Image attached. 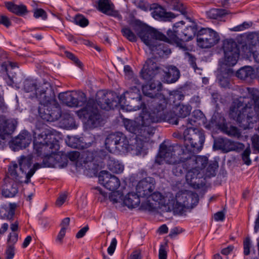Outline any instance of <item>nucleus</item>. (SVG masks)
<instances>
[{
    "instance_id": "nucleus-40",
    "label": "nucleus",
    "mask_w": 259,
    "mask_h": 259,
    "mask_svg": "<svg viewBox=\"0 0 259 259\" xmlns=\"http://www.w3.org/2000/svg\"><path fill=\"white\" fill-rule=\"evenodd\" d=\"M169 7L181 14L185 15L187 13L186 6L180 0H172L169 4Z\"/></svg>"
},
{
    "instance_id": "nucleus-48",
    "label": "nucleus",
    "mask_w": 259,
    "mask_h": 259,
    "mask_svg": "<svg viewBox=\"0 0 259 259\" xmlns=\"http://www.w3.org/2000/svg\"><path fill=\"white\" fill-rule=\"evenodd\" d=\"M218 167L217 163H211L208 165L204 177H211L215 175V171Z\"/></svg>"
},
{
    "instance_id": "nucleus-4",
    "label": "nucleus",
    "mask_w": 259,
    "mask_h": 259,
    "mask_svg": "<svg viewBox=\"0 0 259 259\" xmlns=\"http://www.w3.org/2000/svg\"><path fill=\"white\" fill-rule=\"evenodd\" d=\"M131 27L136 32L144 44L149 47L153 54L160 55L163 51L161 44L157 40H165L166 36L156 29L143 24L138 20H132Z\"/></svg>"
},
{
    "instance_id": "nucleus-30",
    "label": "nucleus",
    "mask_w": 259,
    "mask_h": 259,
    "mask_svg": "<svg viewBox=\"0 0 259 259\" xmlns=\"http://www.w3.org/2000/svg\"><path fill=\"white\" fill-rule=\"evenodd\" d=\"M17 204L15 203H9L8 205H3L0 207V217L2 219L11 220L15 214Z\"/></svg>"
},
{
    "instance_id": "nucleus-50",
    "label": "nucleus",
    "mask_w": 259,
    "mask_h": 259,
    "mask_svg": "<svg viewBox=\"0 0 259 259\" xmlns=\"http://www.w3.org/2000/svg\"><path fill=\"white\" fill-rule=\"evenodd\" d=\"M149 92H150H150L153 93L152 95H146V96L149 97L153 99V100L152 101V107H154V106H156L157 105V103H155V101L156 100V99H157L158 100L160 101L161 100L160 99L161 96H163V97H165L163 95H162V94H161L160 93H157L155 91H154V90H152L151 89H150V90H149ZM158 102H160V101H158ZM158 104V103H157V104Z\"/></svg>"
},
{
    "instance_id": "nucleus-49",
    "label": "nucleus",
    "mask_w": 259,
    "mask_h": 259,
    "mask_svg": "<svg viewBox=\"0 0 259 259\" xmlns=\"http://www.w3.org/2000/svg\"><path fill=\"white\" fill-rule=\"evenodd\" d=\"M95 194L98 196V199L101 201H104L107 199L108 196L106 192H105L102 188L97 187L94 188Z\"/></svg>"
},
{
    "instance_id": "nucleus-63",
    "label": "nucleus",
    "mask_w": 259,
    "mask_h": 259,
    "mask_svg": "<svg viewBox=\"0 0 259 259\" xmlns=\"http://www.w3.org/2000/svg\"><path fill=\"white\" fill-rule=\"evenodd\" d=\"M128 259H142L141 250L136 249L129 256Z\"/></svg>"
},
{
    "instance_id": "nucleus-60",
    "label": "nucleus",
    "mask_w": 259,
    "mask_h": 259,
    "mask_svg": "<svg viewBox=\"0 0 259 259\" xmlns=\"http://www.w3.org/2000/svg\"><path fill=\"white\" fill-rule=\"evenodd\" d=\"M117 245V240L116 238H113L112 240L111 244L108 248L107 251L110 255H112L115 250Z\"/></svg>"
},
{
    "instance_id": "nucleus-53",
    "label": "nucleus",
    "mask_w": 259,
    "mask_h": 259,
    "mask_svg": "<svg viewBox=\"0 0 259 259\" xmlns=\"http://www.w3.org/2000/svg\"><path fill=\"white\" fill-rule=\"evenodd\" d=\"M184 56L185 58L188 60L191 66L195 69L196 68V63L195 62L196 59L194 56L188 52H185Z\"/></svg>"
},
{
    "instance_id": "nucleus-33",
    "label": "nucleus",
    "mask_w": 259,
    "mask_h": 259,
    "mask_svg": "<svg viewBox=\"0 0 259 259\" xmlns=\"http://www.w3.org/2000/svg\"><path fill=\"white\" fill-rule=\"evenodd\" d=\"M183 156V154L182 156L181 155L179 158L177 159V161L173 164L174 166L172 167V172L176 176H181L190 168L188 167V164H187V160H182V157Z\"/></svg>"
},
{
    "instance_id": "nucleus-56",
    "label": "nucleus",
    "mask_w": 259,
    "mask_h": 259,
    "mask_svg": "<svg viewBox=\"0 0 259 259\" xmlns=\"http://www.w3.org/2000/svg\"><path fill=\"white\" fill-rule=\"evenodd\" d=\"M258 126L256 130L258 132ZM252 144L253 147L259 152V136L257 134L254 135L251 138Z\"/></svg>"
},
{
    "instance_id": "nucleus-35",
    "label": "nucleus",
    "mask_w": 259,
    "mask_h": 259,
    "mask_svg": "<svg viewBox=\"0 0 259 259\" xmlns=\"http://www.w3.org/2000/svg\"><path fill=\"white\" fill-rule=\"evenodd\" d=\"M162 83L159 80H153L149 84L143 86L142 91L145 95H152L153 93L149 92V90L151 89L157 93L161 90Z\"/></svg>"
},
{
    "instance_id": "nucleus-1",
    "label": "nucleus",
    "mask_w": 259,
    "mask_h": 259,
    "mask_svg": "<svg viewBox=\"0 0 259 259\" xmlns=\"http://www.w3.org/2000/svg\"><path fill=\"white\" fill-rule=\"evenodd\" d=\"M160 102L156 99V106L151 109V112L143 111L134 120L126 119L124 124L126 129L136 135L140 140L145 141L152 136L155 128L152 125L154 123L166 121L177 125L183 120L176 116L170 110L167 109V102L165 97L161 96Z\"/></svg>"
},
{
    "instance_id": "nucleus-8",
    "label": "nucleus",
    "mask_w": 259,
    "mask_h": 259,
    "mask_svg": "<svg viewBox=\"0 0 259 259\" xmlns=\"http://www.w3.org/2000/svg\"><path fill=\"white\" fill-rule=\"evenodd\" d=\"M68 159L67 155L57 153V151L48 155H46L43 159L42 163H36L33 165V168L28 174L27 178L29 179L35 173L36 170L41 167H59L62 168L67 164Z\"/></svg>"
},
{
    "instance_id": "nucleus-17",
    "label": "nucleus",
    "mask_w": 259,
    "mask_h": 259,
    "mask_svg": "<svg viewBox=\"0 0 259 259\" xmlns=\"http://www.w3.org/2000/svg\"><path fill=\"white\" fill-rule=\"evenodd\" d=\"M17 124L14 119L0 117V149L4 148L6 145L10 136L16 129Z\"/></svg>"
},
{
    "instance_id": "nucleus-39",
    "label": "nucleus",
    "mask_w": 259,
    "mask_h": 259,
    "mask_svg": "<svg viewBox=\"0 0 259 259\" xmlns=\"http://www.w3.org/2000/svg\"><path fill=\"white\" fill-rule=\"evenodd\" d=\"M192 110V107L189 105L179 104L176 107L177 115L178 118H184L190 115Z\"/></svg>"
},
{
    "instance_id": "nucleus-43",
    "label": "nucleus",
    "mask_w": 259,
    "mask_h": 259,
    "mask_svg": "<svg viewBox=\"0 0 259 259\" xmlns=\"http://www.w3.org/2000/svg\"><path fill=\"white\" fill-rule=\"evenodd\" d=\"M37 88L35 80L27 79L24 81L23 88L26 92H36ZM35 93L36 92H35Z\"/></svg>"
},
{
    "instance_id": "nucleus-61",
    "label": "nucleus",
    "mask_w": 259,
    "mask_h": 259,
    "mask_svg": "<svg viewBox=\"0 0 259 259\" xmlns=\"http://www.w3.org/2000/svg\"><path fill=\"white\" fill-rule=\"evenodd\" d=\"M0 24H3L6 27H9L11 26V22L8 17L1 15L0 16Z\"/></svg>"
},
{
    "instance_id": "nucleus-46",
    "label": "nucleus",
    "mask_w": 259,
    "mask_h": 259,
    "mask_svg": "<svg viewBox=\"0 0 259 259\" xmlns=\"http://www.w3.org/2000/svg\"><path fill=\"white\" fill-rule=\"evenodd\" d=\"M74 23L82 27L87 26L89 24V21L83 15L78 14L74 19Z\"/></svg>"
},
{
    "instance_id": "nucleus-6",
    "label": "nucleus",
    "mask_w": 259,
    "mask_h": 259,
    "mask_svg": "<svg viewBox=\"0 0 259 259\" xmlns=\"http://www.w3.org/2000/svg\"><path fill=\"white\" fill-rule=\"evenodd\" d=\"M34 154L37 156H45L50 152L57 151L59 149L58 141L55 139V136L48 129H45L37 134L34 138Z\"/></svg>"
},
{
    "instance_id": "nucleus-28",
    "label": "nucleus",
    "mask_w": 259,
    "mask_h": 259,
    "mask_svg": "<svg viewBox=\"0 0 259 259\" xmlns=\"http://www.w3.org/2000/svg\"><path fill=\"white\" fill-rule=\"evenodd\" d=\"M98 9L100 11L107 15L113 17H119V16L118 11L114 10L113 5L109 0H99Z\"/></svg>"
},
{
    "instance_id": "nucleus-29",
    "label": "nucleus",
    "mask_w": 259,
    "mask_h": 259,
    "mask_svg": "<svg viewBox=\"0 0 259 259\" xmlns=\"http://www.w3.org/2000/svg\"><path fill=\"white\" fill-rule=\"evenodd\" d=\"M141 196L136 193L131 192L128 193L124 197L123 201L124 204L130 208H133L139 206L140 204H142V201H144L142 198L140 199Z\"/></svg>"
},
{
    "instance_id": "nucleus-31",
    "label": "nucleus",
    "mask_w": 259,
    "mask_h": 259,
    "mask_svg": "<svg viewBox=\"0 0 259 259\" xmlns=\"http://www.w3.org/2000/svg\"><path fill=\"white\" fill-rule=\"evenodd\" d=\"M164 78L168 83H174L180 77V72L179 70L175 66H169L166 67Z\"/></svg>"
},
{
    "instance_id": "nucleus-20",
    "label": "nucleus",
    "mask_w": 259,
    "mask_h": 259,
    "mask_svg": "<svg viewBox=\"0 0 259 259\" xmlns=\"http://www.w3.org/2000/svg\"><path fill=\"white\" fill-rule=\"evenodd\" d=\"M98 178L99 183L110 191L117 189L120 185L119 179L106 170L100 171Z\"/></svg>"
},
{
    "instance_id": "nucleus-21",
    "label": "nucleus",
    "mask_w": 259,
    "mask_h": 259,
    "mask_svg": "<svg viewBox=\"0 0 259 259\" xmlns=\"http://www.w3.org/2000/svg\"><path fill=\"white\" fill-rule=\"evenodd\" d=\"M159 65L149 59L145 62L143 69L141 71V77L146 81H151L153 78L160 71Z\"/></svg>"
},
{
    "instance_id": "nucleus-37",
    "label": "nucleus",
    "mask_w": 259,
    "mask_h": 259,
    "mask_svg": "<svg viewBox=\"0 0 259 259\" xmlns=\"http://www.w3.org/2000/svg\"><path fill=\"white\" fill-rule=\"evenodd\" d=\"M6 6L10 12L17 15H23L27 13L26 7L24 5H17L12 2H7Z\"/></svg>"
},
{
    "instance_id": "nucleus-62",
    "label": "nucleus",
    "mask_w": 259,
    "mask_h": 259,
    "mask_svg": "<svg viewBox=\"0 0 259 259\" xmlns=\"http://www.w3.org/2000/svg\"><path fill=\"white\" fill-rule=\"evenodd\" d=\"M159 259H166L167 252L163 245H161L159 250L158 254Z\"/></svg>"
},
{
    "instance_id": "nucleus-27",
    "label": "nucleus",
    "mask_w": 259,
    "mask_h": 259,
    "mask_svg": "<svg viewBox=\"0 0 259 259\" xmlns=\"http://www.w3.org/2000/svg\"><path fill=\"white\" fill-rule=\"evenodd\" d=\"M5 184L2 186V194L5 197H13L18 192V185L12 181H9L8 178L4 180Z\"/></svg>"
},
{
    "instance_id": "nucleus-18",
    "label": "nucleus",
    "mask_w": 259,
    "mask_h": 259,
    "mask_svg": "<svg viewBox=\"0 0 259 259\" xmlns=\"http://www.w3.org/2000/svg\"><path fill=\"white\" fill-rule=\"evenodd\" d=\"M191 149H187V153L183 150L182 157V160H187V164L189 167L198 169V171L203 172V168L208 163V159L206 157L201 156H195L192 154Z\"/></svg>"
},
{
    "instance_id": "nucleus-16",
    "label": "nucleus",
    "mask_w": 259,
    "mask_h": 259,
    "mask_svg": "<svg viewBox=\"0 0 259 259\" xmlns=\"http://www.w3.org/2000/svg\"><path fill=\"white\" fill-rule=\"evenodd\" d=\"M220 36L218 33L210 28L201 29L197 36L198 45L202 48H209L218 43Z\"/></svg>"
},
{
    "instance_id": "nucleus-14",
    "label": "nucleus",
    "mask_w": 259,
    "mask_h": 259,
    "mask_svg": "<svg viewBox=\"0 0 259 259\" xmlns=\"http://www.w3.org/2000/svg\"><path fill=\"white\" fill-rule=\"evenodd\" d=\"M58 98L63 104L70 107H78L87 101L84 93L80 91H69L59 94Z\"/></svg>"
},
{
    "instance_id": "nucleus-11",
    "label": "nucleus",
    "mask_w": 259,
    "mask_h": 259,
    "mask_svg": "<svg viewBox=\"0 0 259 259\" xmlns=\"http://www.w3.org/2000/svg\"><path fill=\"white\" fill-rule=\"evenodd\" d=\"M168 207L167 194L164 197L159 192H152L142 201L141 205L142 209L149 211H155L161 209L163 211H170V210L167 209Z\"/></svg>"
},
{
    "instance_id": "nucleus-58",
    "label": "nucleus",
    "mask_w": 259,
    "mask_h": 259,
    "mask_svg": "<svg viewBox=\"0 0 259 259\" xmlns=\"http://www.w3.org/2000/svg\"><path fill=\"white\" fill-rule=\"evenodd\" d=\"M244 254L247 255L250 253V240L249 238H246L243 242Z\"/></svg>"
},
{
    "instance_id": "nucleus-9",
    "label": "nucleus",
    "mask_w": 259,
    "mask_h": 259,
    "mask_svg": "<svg viewBox=\"0 0 259 259\" xmlns=\"http://www.w3.org/2000/svg\"><path fill=\"white\" fill-rule=\"evenodd\" d=\"M184 150L187 153V149H191V152L194 153L200 151L205 141L203 131L199 129L185 130L184 132Z\"/></svg>"
},
{
    "instance_id": "nucleus-15",
    "label": "nucleus",
    "mask_w": 259,
    "mask_h": 259,
    "mask_svg": "<svg viewBox=\"0 0 259 259\" xmlns=\"http://www.w3.org/2000/svg\"><path fill=\"white\" fill-rule=\"evenodd\" d=\"M224 52V64L228 66H234L236 64L239 57L240 51L237 43L232 39L224 41L223 45Z\"/></svg>"
},
{
    "instance_id": "nucleus-38",
    "label": "nucleus",
    "mask_w": 259,
    "mask_h": 259,
    "mask_svg": "<svg viewBox=\"0 0 259 259\" xmlns=\"http://www.w3.org/2000/svg\"><path fill=\"white\" fill-rule=\"evenodd\" d=\"M206 14L210 19H217L225 16L230 15L231 13L225 9H212L207 12Z\"/></svg>"
},
{
    "instance_id": "nucleus-47",
    "label": "nucleus",
    "mask_w": 259,
    "mask_h": 259,
    "mask_svg": "<svg viewBox=\"0 0 259 259\" xmlns=\"http://www.w3.org/2000/svg\"><path fill=\"white\" fill-rule=\"evenodd\" d=\"M109 200L113 203H116L122 201L123 200V195L119 191H114L109 195Z\"/></svg>"
},
{
    "instance_id": "nucleus-54",
    "label": "nucleus",
    "mask_w": 259,
    "mask_h": 259,
    "mask_svg": "<svg viewBox=\"0 0 259 259\" xmlns=\"http://www.w3.org/2000/svg\"><path fill=\"white\" fill-rule=\"evenodd\" d=\"M65 55L68 59L72 60L77 66L80 68L82 67V63L72 53L66 51L65 52Z\"/></svg>"
},
{
    "instance_id": "nucleus-45",
    "label": "nucleus",
    "mask_w": 259,
    "mask_h": 259,
    "mask_svg": "<svg viewBox=\"0 0 259 259\" xmlns=\"http://www.w3.org/2000/svg\"><path fill=\"white\" fill-rule=\"evenodd\" d=\"M198 118H195L192 115L191 117L188 118L186 120L185 124H182V126L186 127L187 128L185 130H188L189 129L194 130L198 129L195 126H197L198 123Z\"/></svg>"
},
{
    "instance_id": "nucleus-23",
    "label": "nucleus",
    "mask_w": 259,
    "mask_h": 259,
    "mask_svg": "<svg viewBox=\"0 0 259 259\" xmlns=\"http://www.w3.org/2000/svg\"><path fill=\"white\" fill-rule=\"evenodd\" d=\"M31 142V135L27 131H23L12 140L11 147L14 151L25 148Z\"/></svg>"
},
{
    "instance_id": "nucleus-57",
    "label": "nucleus",
    "mask_w": 259,
    "mask_h": 259,
    "mask_svg": "<svg viewBox=\"0 0 259 259\" xmlns=\"http://www.w3.org/2000/svg\"><path fill=\"white\" fill-rule=\"evenodd\" d=\"M18 240V234L15 232L10 233L8 240V245L14 246Z\"/></svg>"
},
{
    "instance_id": "nucleus-64",
    "label": "nucleus",
    "mask_w": 259,
    "mask_h": 259,
    "mask_svg": "<svg viewBox=\"0 0 259 259\" xmlns=\"http://www.w3.org/2000/svg\"><path fill=\"white\" fill-rule=\"evenodd\" d=\"M219 83L222 87H228L230 84V81L228 78L224 76H220L219 78Z\"/></svg>"
},
{
    "instance_id": "nucleus-41",
    "label": "nucleus",
    "mask_w": 259,
    "mask_h": 259,
    "mask_svg": "<svg viewBox=\"0 0 259 259\" xmlns=\"http://www.w3.org/2000/svg\"><path fill=\"white\" fill-rule=\"evenodd\" d=\"M222 131L230 136L235 137H239L240 136V133L238 129L232 125H230L228 126L227 125L223 124L222 127Z\"/></svg>"
},
{
    "instance_id": "nucleus-32",
    "label": "nucleus",
    "mask_w": 259,
    "mask_h": 259,
    "mask_svg": "<svg viewBox=\"0 0 259 259\" xmlns=\"http://www.w3.org/2000/svg\"><path fill=\"white\" fill-rule=\"evenodd\" d=\"M19 167L17 164L12 163L9 166L7 172V176L9 178L17 181L19 182H22L21 179L24 176V172L19 170Z\"/></svg>"
},
{
    "instance_id": "nucleus-3",
    "label": "nucleus",
    "mask_w": 259,
    "mask_h": 259,
    "mask_svg": "<svg viewBox=\"0 0 259 259\" xmlns=\"http://www.w3.org/2000/svg\"><path fill=\"white\" fill-rule=\"evenodd\" d=\"M35 97L44 106L39 107L38 110L39 116L43 120L52 122L61 117L60 105L57 101L54 89L49 82L44 81L38 85Z\"/></svg>"
},
{
    "instance_id": "nucleus-2",
    "label": "nucleus",
    "mask_w": 259,
    "mask_h": 259,
    "mask_svg": "<svg viewBox=\"0 0 259 259\" xmlns=\"http://www.w3.org/2000/svg\"><path fill=\"white\" fill-rule=\"evenodd\" d=\"M97 97L101 108L106 110L113 109L119 104L122 109L127 111H136L142 108L140 115L143 111L151 112V110H146L145 104L141 101L140 90L137 87L131 88L120 97L114 92L104 91L98 92Z\"/></svg>"
},
{
    "instance_id": "nucleus-12",
    "label": "nucleus",
    "mask_w": 259,
    "mask_h": 259,
    "mask_svg": "<svg viewBox=\"0 0 259 259\" xmlns=\"http://www.w3.org/2000/svg\"><path fill=\"white\" fill-rule=\"evenodd\" d=\"M97 104L101 107L96 96V101L93 99H90L86 106L80 111L81 113L88 118L87 125L90 128L97 127L101 121V116L97 108Z\"/></svg>"
},
{
    "instance_id": "nucleus-5",
    "label": "nucleus",
    "mask_w": 259,
    "mask_h": 259,
    "mask_svg": "<svg viewBox=\"0 0 259 259\" xmlns=\"http://www.w3.org/2000/svg\"><path fill=\"white\" fill-rule=\"evenodd\" d=\"M167 209L181 214L187 209L192 208L197 205L199 200L197 194L189 191H180L175 196L171 193H167Z\"/></svg>"
},
{
    "instance_id": "nucleus-7",
    "label": "nucleus",
    "mask_w": 259,
    "mask_h": 259,
    "mask_svg": "<svg viewBox=\"0 0 259 259\" xmlns=\"http://www.w3.org/2000/svg\"><path fill=\"white\" fill-rule=\"evenodd\" d=\"M188 20L191 23L188 26L185 27L183 21H180L176 23L172 29L167 31V36L170 40L178 43L180 41H187L193 38L197 31V25L191 21L190 18Z\"/></svg>"
},
{
    "instance_id": "nucleus-59",
    "label": "nucleus",
    "mask_w": 259,
    "mask_h": 259,
    "mask_svg": "<svg viewBox=\"0 0 259 259\" xmlns=\"http://www.w3.org/2000/svg\"><path fill=\"white\" fill-rule=\"evenodd\" d=\"M34 16L36 18L41 17L43 19H45L47 18V14L44 10L38 9L34 11Z\"/></svg>"
},
{
    "instance_id": "nucleus-52",
    "label": "nucleus",
    "mask_w": 259,
    "mask_h": 259,
    "mask_svg": "<svg viewBox=\"0 0 259 259\" xmlns=\"http://www.w3.org/2000/svg\"><path fill=\"white\" fill-rule=\"evenodd\" d=\"M15 255L14 246L12 245H8L5 251V259H12Z\"/></svg>"
},
{
    "instance_id": "nucleus-26",
    "label": "nucleus",
    "mask_w": 259,
    "mask_h": 259,
    "mask_svg": "<svg viewBox=\"0 0 259 259\" xmlns=\"http://www.w3.org/2000/svg\"><path fill=\"white\" fill-rule=\"evenodd\" d=\"M32 157L33 156L31 155H29L26 156L23 155L20 157L18 160L19 167V171L22 170V171L24 172L26 178L24 182L27 184L29 183L30 181V178L28 179L27 175L29 171L33 168L32 167L29 169V168L32 163Z\"/></svg>"
},
{
    "instance_id": "nucleus-55",
    "label": "nucleus",
    "mask_w": 259,
    "mask_h": 259,
    "mask_svg": "<svg viewBox=\"0 0 259 259\" xmlns=\"http://www.w3.org/2000/svg\"><path fill=\"white\" fill-rule=\"evenodd\" d=\"M250 153V149L246 148L242 154V160H243L244 162L247 165L250 164L251 162V160L249 159Z\"/></svg>"
},
{
    "instance_id": "nucleus-25",
    "label": "nucleus",
    "mask_w": 259,
    "mask_h": 259,
    "mask_svg": "<svg viewBox=\"0 0 259 259\" xmlns=\"http://www.w3.org/2000/svg\"><path fill=\"white\" fill-rule=\"evenodd\" d=\"M213 148L215 149L221 150L224 152H228L235 150L237 146L236 143L228 139L218 138L214 141Z\"/></svg>"
},
{
    "instance_id": "nucleus-51",
    "label": "nucleus",
    "mask_w": 259,
    "mask_h": 259,
    "mask_svg": "<svg viewBox=\"0 0 259 259\" xmlns=\"http://www.w3.org/2000/svg\"><path fill=\"white\" fill-rule=\"evenodd\" d=\"M252 25L251 22H244L242 24L234 27L231 30L234 31H239L244 30L245 29L249 28Z\"/></svg>"
},
{
    "instance_id": "nucleus-24",
    "label": "nucleus",
    "mask_w": 259,
    "mask_h": 259,
    "mask_svg": "<svg viewBox=\"0 0 259 259\" xmlns=\"http://www.w3.org/2000/svg\"><path fill=\"white\" fill-rule=\"evenodd\" d=\"M151 9H153L151 14L154 18L162 21H168L176 17L172 12H166L165 9L157 4L152 5Z\"/></svg>"
},
{
    "instance_id": "nucleus-22",
    "label": "nucleus",
    "mask_w": 259,
    "mask_h": 259,
    "mask_svg": "<svg viewBox=\"0 0 259 259\" xmlns=\"http://www.w3.org/2000/svg\"><path fill=\"white\" fill-rule=\"evenodd\" d=\"M155 181L154 179L148 177L141 180L137 185L136 192L143 199H145L155 189Z\"/></svg>"
},
{
    "instance_id": "nucleus-44",
    "label": "nucleus",
    "mask_w": 259,
    "mask_h": 259,
    "mask_svg": "<svg viewBox=\"0 0 259 259\" xmlns=\"http://www.w3.org/2000/svg\"><path fill=\"white\" fill-rule=\"evenodd\" d=\"M121 32L129 41L134 42L137 40L136 34L128 27L124 26L121 29Z\"/></svg>"
},
{
    "instance_id": "nucleus-19",
    "label": "nucleus",
    "mask_w": 259,
    "mask_h": 259,
    "mask_svg": "<svg viewBox=\"0 0 259 259\" xmlns=\"http://www.w3.org/2000/svg\"><path fill=\"white\" fill-rule=\"evenodd\" d=\"M186 176V181L190 186L195 189L200 188L205 185V177L203 172L198 169L189 168Z\"/></svg>"
},
{
    "instance_id": "nucleus-13",
    "label": "nucleus",
    "mask_w": 259,
    "mask_h": 259,
    "mask_svg": "<svg viewBox=\"0 0 259 259\" xmlns=\"http://www.w3.org/2000/svg\"><path fill=\"white\" fill-rule=\"evenodd\" d=\"M185 150L183 148L178 145L167 146L162 143L160 146L158 155L166 163L168 164H175L182 152Z\"/></svg>"
},
{
    "instance_id": "nucleus-10",
    "label": "nucleus",
    "mask_w": 259,
    "mask_h": 259,
    "mask_svg": "<svg viewBox=\"0 0 259 259\" xmlns=\"http://www.w3.org/2000/svg\"><path fill=\"white\" fill-rule=\"evenodd\" d=\"M105 144L106 149L111 153H125L130 146L126 137L120 132L108 135Z\"/></svg>"
},
{
    "instance_id": "nucleus-42",
    "label": "nucleus",
    "mask_w": 259,
    "mask_h": 259,
    "mask_svg": "<svg viewBox=\"0 0 259 259\" xmlns=\"http://www.w3.org/2000/svg\"><path fill=\"white\" fill-rule=\"evenodd\" d=\"M185 96L183 93L178 90L172 91L169 92L168 99L170 102L177 104V103L184 99Z\"/></svg>"
},
{
    "instance_id": "nucleus-36",
    "label": "nucleus",
    "mask_w": 259,
    "mask_h": 259,
    "mask_svg": "<svg viewBox=\"0 0 259 259\" xmlns=\"http://www.w3.org/2000/svg\"><path fill=\"white\" fill-rule=\"evenodd\" d=\"M253 72V69L250 66H245L237 71L236 76L241 79L248 80L252 78Z\"/></svg>"
},
{
    "instance_id": "nucleus-34",
    "label": "nucleus",
    "mask_w": 259,
    "mask_h": 259,
    "mask_svg": "<svg viewBox=\"0 0 259 259\" xmlns=\"http://www.w3.org/2000/svg\"><path fill=\"white\" fill-rule=\"evenodd\" d=\"M108 169L114 173L119 174L123 171L124 166L112 157H109L107 162Z\"/></svg>"
}]
</instances>
